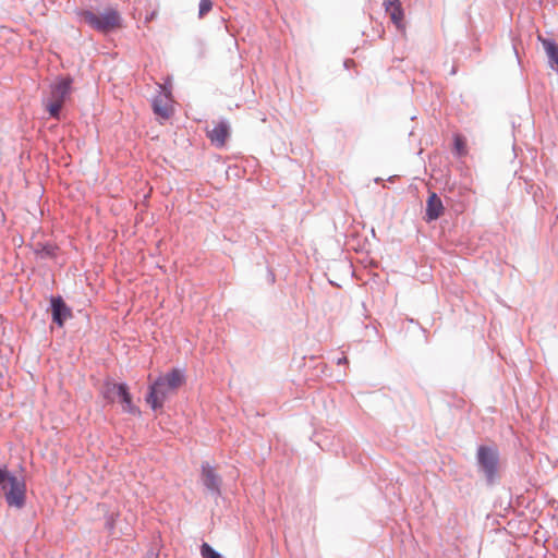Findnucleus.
Returning <instances> with one entry per match:
<instances>
[{"mask_svg": "<svg viewBox=\"0 0 558 558\" xmlns=\"http://www.w3.org/2000/svg\"><path fill=\"white\" fill-rule=\"evenodd\" d=\"M184 383V374L178 368L171 369L149 386L147 403L154 410L161 408L168 395L177 391Z\"/></svg>", "mask_w": 558, "mask_h": 558, "instance_id": "nucleus-1", "label": "nucleus"}, {"mask_svg": "<svg viewBox=\"0 0 558 558\" xmlns=\"http://www.w3.org/2000/svg\"><path fill=\"white\" fill-rule=\"evenodd\" d=\"M0 487L9 506L22 508L25 504L26 485L7 469H0Z\"/></svg>", "mask_w": 558, "mask_h": 558, "instance_id": "nucleus-2", "label": "nucleus"}, {"mask_svg": "<svg viewBox=\"0 0 558 558\" xmlns=\"http://www.w3.org/2000/svg\"><path fill=\"white\" fill-rule=\"evenodd\" d=\"M82 19L93 29L104 34L121 27V16L114 9H106L101 13L84 11Z\"/></svg>", "mask_w": 558, "mask_h": 558, "instance_id": "nucleus-3", "label": "nucleus"}, {"mask_svg": "<svg viewBox=\"0 0 558 558\" xmlns=\"http://www.w3.org/2000/svg\"><path fill=\"white\" fill-rule=\"evenodd\" d=\"M71 85L72 78L69 76L60 77L51 85L50 96L47 98L45 105L52 118L59 119L60 110L71 93Z\"/></svg>", "mask_w": 558, "mask_h": 558, "instance_id": "nucleus-4", "label": "nucleus"}, {"mask_svg": "<svg viewBox=\"0 0 558 558\" xmlns=\"http://www.w3.org/2000/svg\"><path fill=\"white\" fill-rule=\"evenodd\" d=\"M477 459L481 468L483 469L486 477L493 481L497 474L498 454L497 451L489 447H480L477 451Z\"/></svg>", "mask_w": 558, "mask_h": 558, "instance_id": "nucleus-5", "label": "nucleus"}, {"mask_svg": "<svg viewBox=\"0 0 558 558\" xmlns=\"http://www.w3.org/2000/svg\"><path fill=\"white\" fill-rule=\"evenodd\" d=\"M207 136L216 147H223L229 137V125L226 122H218L207 131Z\"/></svg>", "mask_w": 558, "mask_h": 558, "instance_id": "nucleus-6", "label": "nucleus"}, {"mask_svg": "<svg viewBox=\"0 0 558 558\" xmlns=\"http://www.w3.org/2000/svg\"><path fill=\"white\" fill-rule=\"evenodd\" d=\"M51 307L53 322L62 327L64 322L71 317V310L61 298H52Z\"/></svg>", "mask_w": 558, "mask_h": 558, "instance_id": "nucleus-7", "label": "nucleus"}, {"mask_svg": "<svg viewBox=\"0 0 558 558\" xmlns=\"http://www.w3.org/2000/svg\"><path fill=\"white\" fill-rule=\"evenodd\" d=\"M444 205L439 196L432 192L426 202L427 221L436 220L444 214Z\"/></svg>", "mask_w": 558, "mask_h": 558, "instance_id": "nucleus-8", "label": "nucleus"}, {"mask_svg": "<svg viewBox=\"0 0 558 558\" xmlns=\"http://www.w3.org/2000/svg\"><path fill=\"white\" fill-rule=\"evenodd\" d=\"M202 478L204 485L208 489H210L211 492L219 493L221 480L219 475L216 473L215 469L211 468L208 463H205L202 466Z\"/></svg>", "mask_w": 558, "mask_h": 558, "instance_id": "nucleus-9", "label": "nucleus"}, {"mask_svg": "<svg viewBox=\"0 0 558 558\" xmlns=\"http://www.w3.org/2000/svg\"><path fill=\"white\" fill-rule=\"evenodd\" d=\"M123 387H124V384H117V383L107 380L102 385L100 393L104 399H106L110 403H112L119 399Z\"/></svg>", "mask_w": 558, "mask_h": 558, "instance_id": "nucleus-10", "label": "nucleus"}, {"mask_svg": "<svg viewBox=\"0 0 558 558\" xmlns=\"http://www.w3.org/2000/svg\"><path fill=\"white\" fill-rule=\"evenodd\" d=\"M386 12L389 14L391 21L400 26L403 21V11L400 0H384Z\"/></svg>", "mask_w": 558, "mask_h": 558, "instance_id": "nucleus-11", "label": "nucleus"}, {"mask_svg": "<svg viewBox=\"0 0 558 558\" xmlns=\"http://www.w3.org/2000/svg\"><path fill=\"white\" fill-rule=\"evenodd\" d=\"M538 40L542 43L551 66L555 65L558 69V45L554 40L544 38L541 35H538Z\"/></svg>", "mask_w": 558, "mask_h": 558, "instance_id": "nucleus-12", "label": "nucleus"}, {"mask_svg": "<svg viewBox=\"0 0 558 558\" xmlns=\"http://www.w3.org/2000/svg\"><path fill=\"white\" fill-rule=\"evenodd\" d=\"M154 112L162 119H168L172 114V107L167 100V96L158 97L153 102Z\"/></svg>", "mask_w": 558, "mask_h": 558, "instance_id": "nucleus-13", "label": "nucleus"}, {"mask_svg": "<svg viewBox=\"0 0 558 558\" xmlns=\"http://www.w3.org/2000/svg\"><path fill=\"white\" fill-rule=\"evenodd\" d=\"M122 405V410L130 414H138V409L133 404L132 396L129 391V387L124 384L121 391V396L118 399Z\"/></svg>", "mask_w": 558, "mask_h": 558, "instance_id": "nucleus-14", "label": "nucleus"}, {"mask_svg": "<svg viewBox=\"0 0 558 558\" xmlns=\"http://www.w3.org/2000/svg\"><path fill=\"white\" fill-rule=\"evenodd\" d=\"M454 149L459 156H464L468 153L466 141L460 134L454 135Z\"/></svg>", "mask_w": 558, "mask_h": 558, "instance_id": "nucleus-15", "label": "nucleus"}, {"mask_svg": "<svg viewBox=\"0 0 558 558\" xmlns=\"http://www.w3.org/2000/svg\"><path fill=\"white\" fill-rule=\"evenodd\" d=\"M201 554L203 558H221V555L217 553L209 544L204 543L201 547Z\"/></svg>", "mask_w": 558, "mask_h": 558, "instance_id": "nucleus-16", "label": "nucleus"}, {"mask_svg": "<svg viewBox=\"0 0 558 558\" xmlns=\"http://www.w3.org/2000/svg\"><path fill=\"white\" fill-rule=\"evenodd\" d=\"M213 9V1L211 0H201L199 1V17H203L205 14H207Z\"/></svg>", "mask_w": 558, "mask_h": 558, "instance_id": "nucleus-17", "label": "nucleus"}, {"mask_svg": "<svg viewBox=\"0 0 558 558\" xmlns=\"http://www.w3.org/2000/svg\"><path fill=\"white\" fill-rule=\"evenodd\" d=\"M148 558H157L154 554H150Z\"/></svg>", "mask_w": 558, "mask_h": 558, "instance_id": "nucleus-18", "label": "nucleus"}]
</instances>
